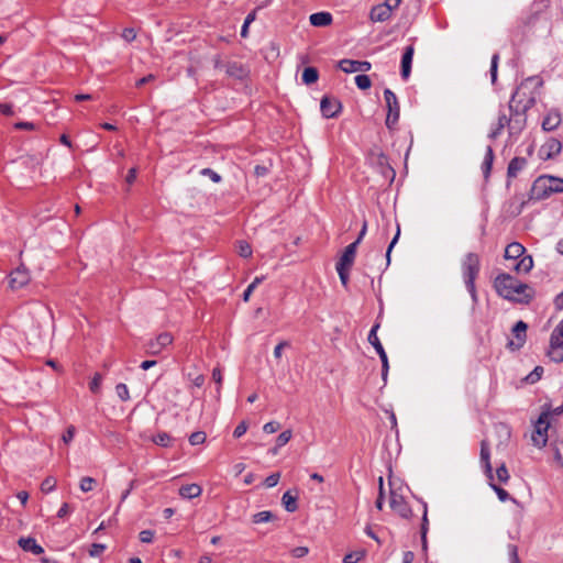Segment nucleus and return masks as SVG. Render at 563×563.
<instances>
[{"label": "nucleus", "instance_id": "1a4fd4ad", "mask_svg": "<svg viewBox=\"0 0 563 563\" xmlns=\"http://www.w3.org/2000/svg\"><path fill=\"white\" fill-rule=\"evenodd\" d=\"M174 341L172 333L162 332L156 335L154 339H151L146 343V353L151 355L161 354L167 346H169Z\"/></svg>", "mask_w": 563, "mask_h": 563}, {"label": "nucleus", "instance_id": "f03ea898", "mask_svg": "<svg viewBox=\"0 0 563 563\" xmlns=\"http://www.w3.org/2000/svg\"><path fill=\"white\" fill-rule=\"evenodd\" d=\"M461 269L464 285L472 298L473 305H477L478 295L476 290L475 280L481 272L479 255L473 252L466 253L462 260Z\"/></svg>", "mask_w": 563, "mask_h": 563}, {"label": "nucleus", "instance_id": "a18cd8bd", "mask_svg": "<svg viewBox=\"0 0 563 563\" xmlns=\"http://www.w3.org/2000/svg\"><path fill=\"white\" fill-rule=\"evenodd\" d=\"M496 476H497V479L503 483V484H506L509 478H510V475H509V472L505 465V463H501V465H499L497 468H496Z\"/></svg>", "mask_w": 563, "mask_h": 563}, {"label": "nucleus", "instance_id": "f3484780", "mask_svg": "<svg viewBox=\"0 0 563 563\" xmlns=\"http://www.w3.org/2000/svg\"><path fill=\"white\" fill-rule=\"evenodd\" d=\"M30 282V273L25 267H18L9 275V287L18 290L26 286Z\"/></svg>", "mask_w": 563, "mask_h": 563}, {"label": "nucleus", "instance_id": "13d9d810", "mask_svg": "<svg viewBox=\"0 0 563 563\" xmlns=\"http://www.w3.org/2000/svg\"><path fill=\"white\" fill-rule=\"evenodd\" d=\"M154 536H155V532L153 530H150V529L142 530L139 533L140 541L143 542V543H151V542H153Z\"/></svg>", "mask_w": 563, "mask_h": 563}, {"label": "nucleus", "instance_id": "bf43d9fd", "mask_svg": "<svg viewBox=\"0 0 563 563\" xmlns=\"http://www.w3.org/2000/svg\"><path fill=\"white\" fill-rule=\"evenodd\" d=\"M107 549L106 544L102 543H92L89 550V555L91 558H97L101 555V553Z\"/></svg>", "mask_w": 563, "mask_h": 563}, {"label": "nucleus", "instance_id": "4c0bfd02", "mask_svg": "<svg viewBox=\"0 0 563 563\" xmlns=\"http://www.w3.org/2000/svg\"><path fill=\"white\" fill-rule=\"evenodd\" d=\"M265 279L264 276H256L254 278V280L246 287V289L243 291V295H242V300L244 302H247L250 300V297L252 295V292L254 291V289L260 285L262 284V282Z\"/></svg>", "mask_w": 563, "mask_h": 563}, {"label": "nucleus", "instance_id": "2eb2a0df", "mask_svg": "<svg viewBox=\"0 0 563 563\" xmlns=\"http://www.w3.org/2000/svg\"><path fill=\"white\" fill-rule=\"evenodd\" d=\"M539 20V13L536 11L522 12L517 21L516 31L520 32L522 36L527 35Z\"/></svg>", "mask_w": 563, "mask_h": 563}, {"label": "nucleus", "instance_id": "a878e982", "mask_svg": "<svg viewBox=\"0 0 563 563\" xmlns=\"http://www.w3.org/2000/svg\"><path fill=\"white\" fill-rule=\"evenodd\" d=\"M18 543L22 548V550L25 552H31L35 555H40V554L44 553L43 547L40 545L36 542V540L32 537L20 538Z\"/></svg>", "mask_w": 563, "mask_h": 563}, {"label": "nucleus", "instance_id": "a19ab883", "mask_svg": "<svg viewBox=\"0 0 563 563\" xmlns=\"http://www.w3.org/2000/svg\"><path fill=\"white\" fill-rule=\"evenodd\" d=\"M365 556L364 551L349 552L343 558V563H357Z\"/></svg>", "mask_w": 563, "mask_h": 563}, {"label": "nucleus", "instance_id": "c756f323", "mask_svg": "<svg viewBox=\"0 0 563 563\" xmlns=\"http://www.w3.org/2000/svg\"><path fill=\"white\" fill-rule=\"evenodd\" d=\"M548 356L554 363L563 362V339L559 345L554 344L553 339H550Z\"/></svg>", "mask_w": 563, "mask_h": 563}, {"label": "nucleus", "instance_id": "79ce46f5", "mask_svg": "<svg viewBox=\"0 0 563 563\" xmlns=\"http://www.w3.org/2000/svg\"><path fill=\"white\" fill-rule=\"evenodd\" d=\"M335 269L338 272V275H339V278L341 280V284L344 287H347L349 280H350L349 272H350L351 267L335 265Z\"/></svg>", "mask_w": 563, "mask_h": 563}, {"label": "nucleus", "instance_id": "603ef678", "mask_svg": "<svg viewBox=\"0 0 563 563\" xmlns=\"http://www.w3.org/2000/svg\"><path fill=\"white\" fill-rule=\"evenodd\" d=\"M238 247L240 256L247 258L252 255V247L246 241H239Z\"/></svg>", "mask_w": 563, "mask_h": 563}, {"label": "nucleus", "instance_id": "cd10ccee", "mask_svg": "<svg viewBox=\"0 0 563 563\" xmlns=\"http://www.w3.org/2000/svg\"><path fill=\"white\" fill-rule=\"evenodd\" d=\"M376 263H379V266L383 263L382 250L371 249L364 255V266L372 269Z\"/></svg>", "mask_w": 563, "mask_h": 563}, {"label": "nucleus", "instance_id": "4d7b16f0", "mask_svg": "<svg viewBox=\"0 0 563 563\" xmlns=\"http://www.w3.org/2000/svg\"><path fill=\"white\" fill-rule=\"evenodd\" d=\"M200 174L202 176L209 177L213 183H220L222 179V177L216 170L209 167L201 169Z\"/></svg>", "mask_w": 563, "mask_h": 563}, {"label": "nucleus", "instance_id": "c85d7f7f", "mask_svg": "<svg viewBox=\"0 0 563 563\" xmlns=\"http://www.w3.org/2000/svg\"><path fill=\"white\" fill-rule=\"evenodd\" d=\"M526 249L519 242H511L507 245L505 250V258L507 260H518L525 255Z\"/></svg>", "mask_w": 563, "mask_h": 563}, {"label": "nucleus", "instance_id": "ea45409f", "mask_svg": "<svg viewBox=\"0 0 563 563\" xmlns=\"http://www.w3.org/2000/svg\"><path fill=\"white\" fill-rule=\"evenodd\" d=\"M355 85L356 87L360 89V90H366V89H369L371 86H372V80L369 78V76L365 75V74H360V75H356L355 78Z\"/></svg>", "mask_w": 563, "mask_h": 563}, {"label": "nucleus", "instance_id": "37998d69", "mask_svg": "<svg viewBox=\"0 0 563 563\" xmlns=\"http://www.w3.org/2000/svg\"><path fill=\"white\" fill-rule=\"evenodd\" d=\"M498 62H499V54L495 53L492 56L490 69H489L492 84H495L497 81Z\"/></svg>", "mask_w": 563, "mask_h": 563}, {"label": "nucleus", "instance_id": "6e6d98bb", "mask_svg": "<svg viewBox=\"0 0 563 563\" xmlns=\"http://www.w3.org/2000/svg\"><path fill=\"white\" fill-rule=\"evenodd\" d=\"M101 382H102V376L100 373H96L90 383H89V389L91 393L93 394H97L100 389V385H101Z\"/></svg>", "mask_w": 563, "mask_h": 563}, {"label": "nucleus", "instance_id": "f8f14e48", "mask_svg": "<svg viewBox=\"0 0 563 563\" xmlns=\"http://www.w3.org/2000/svg\"><path fill=\"white\" fill-rule=\"evenodd\" d=\"M562 142L556 137H549L539 150V156L543 161L553 159L561 154Z\"/></svg>", "mask_w": 563, "mask_h": 563}, {"label": "nucleus", "instance_id": "de8ad7c7", "mask_svg": "<svg viewBox=\"0 0 563 563\" xmlns=\"http://www.w3.org/2000/svg\"><path fill=\"white\" fill-rule=\"evenodd\" d=\"M115 393H117V396H118L122 401H128V400L130 399V391H129L128 386H126L124 383H119V384L115 386Z\"/></svg>", "mask_w": 563, "mask_h": 563}, {"label": "nucleus", "instance_id": "e433bc0d", "mask_svg": "<svg viewBox=\"0 0 563 563\" xmlns=\"http://www.w3.org/2000/svg\"><path fill=\"white\" fill-rule=\"evenodd\" d=\"M274 519H276V516L269 510L256 512L252 517L253 523H266Z\"/></svg>", "mask_w": 563, "mask_h": 563}, {"label": "nucleus", "instance_id": "5701e85b", "mask_svg": "<svg viewBox=\"0 0 563 563\" xmlns=\"http://www.w3.org/2000/svg\"><path fill=\"white\" fill-rule=\"evenodd\" d=\"M357 245L355 243H350L343 251L340 260L338 261V263L335 265H339V266H345V267H352L354 261H355V256H356V251H357Z\"/></svg>", "mask_w": 563, "mask_h": 563}, {"label": "nucleus", "instance_id": "72a5a7b5", "mask_svg": "<svg viewBox=\"0 0 563 563\" xmlns=\"http://www.w3.org/2000/svg\"><path fill=\"white\" fill-rule=\"evenodd\" d=\"M399 236H400V225H399V223H397L396 233L386 250V254H385L386 262H385V266H384L383 271H385L390 264V254H391L393 249L397 244Z\"/></svg>", "mask_w": 563, "mask_h": 563}, {"label": "nucleus", "instance_id": "338daca9", "mask_svg": "<svg viewBox=\"0 0 563 563\" xmlns=\"http://www.w3.org/2000/svg\"><path fill=\"white\" fill-rule=\"evenodd\" d=\"M279 429H280V423L277 421H269V422L265 423L263 427V431L268 434L275 433Z\"/></svg>", "mask_w": 563, "mask_h": 563}, {"label": "nucleus", "instance_id": "473e14b6", "mask_svg": "<svg viewBox=\"0 0 563 563\" xmlns=\"http://www.w3.org/2000/svg\"><path fill=\"white\" fill-rule=\"evenodd\" d=\"M533 267V258L531 255H523L515 265V271L518 273H529Z\"/></svg>", "mask_w": 563, "mask_h": 563}, {"label": "nucleus", "instance_id": "680f3d73", "mask_svg": "<svg viewBox=\"0 0 563 563\" xmlns=\"http://www.w3.org/2000/svg\"><path fill=\"white\" fill-rule=\"evenodd\" d=\"M279 478H280V474L279 473H273L271 475H268L265 481H264V485L267 487V488H272V487H275L278 482H279Z\"/></svg>", "mask_w": 563, "mask_h": 563}, {"label": "nucleus", "instance_id": "69168bd1", "mask_svg": "<svg viewBox=\"0 0 563 563\" xmlns=\"http://www.w3.org/2000/svg\"><path fill=\"white\" fill-rule=\"evenodd\" d=\"M122 38L124 41H126L128 43H131L135 40L136 37V32L133 27H125L123 31H122V34H121Z\"/></svg>", "mask_w": 563, "mask_h": 563}, {"label": "nucleus", "instance_id": "4468645a", "mask_svg": "<svg viewBox=\"0 0 563 563\" xmlns=\"http://www.w3.org/2000/svg\"><path fill=\"white\" fill-rule=\"evenodd\" d=\"M479 463L488 481H494L493 466L490 463V448L487 440L481 441Z\"/></svg>", "mask_w": 563, "mask_h": 563}, {"label": "nucleus", "instance_id": "9d476101", "mask_svg": "<svg viewBox=\"0 0 563 563\" xmlns=\"http://www.w3.org/2000/svg\"><path fill=\"white\" fill-rule=\"evenodd\" d=\"M343 109L342 102L334 97L323 96L320 101V111L325 119L336 118Z\"/></svg>", "mask_w": 563, "mask_h": 563}, {"label": "nucleus", "instance_id": "864d4df0", "mask_svg": "<svg viewBox=\"0 0 563 563\" xmlns=\"http://www.w3.org/2000/svg\"><path fill=\"white\" fill-rule=\"evenodd\" d=\"M292 437V432L291 430H285L283 431L276 439V444H277V448H282L284 445H286L290 439Z\"/></svg>", "mask_w": 563, "mask_h": 563}, {"label": "nucleus", "instance_id": "f704fd0d", "mask_svg": "<svg viewBox=\"0 0 563 563\" xmlns=\"http://www.w3.org/2000/svg\"><path fill=\"white\" fill-rule=\"evenodd\" d=\"M488 485L496 493L498 499L501 503H506L508 500H514L515 501V499L509 495V493L506 489H504L503 487L496 485L494 483V481H488Z\"/></svg>", "mask_w": 563, "mask_h": 563}, {"label": "nucleus", "instance_id": "774afa93", "mask_svg": "<svg viewBox=\"0 0 563 563\" xmlns=\"http://www.w3.org/2000/svg\"><path fill=\"white\" fill-rule=\"evenodd\" d=\"M309 553V549L307 547H296L291 550V555L296 559H301Z\"/></svg>", "mask_w": 563, "mask_h": 563}, {"label": "nucleus", "instance_id": "6ab92c4d", "mask_svg": "<svg viewBox=\"0 0 563 563\" xmlns=\"http://www.w3.org/2000/svg\"><path fill=\"white\" fill-rule=\"evenodd\" d=\"M562 122L561 112L559 109L553 108L548 111V113L542 119L541 128L545 132H551L558 129V126Z\"/></svg>", "mask_w": 563, "mask_h": 563}, {"label": "nucleus", "instance_id": "8fccbe9b", "mask_svg": "<svg viewBox=\"0 0 563 563\" xmlns=\"http://www.w3.org/2000/svg\"><path fill=\"white\" fill-rule=\"evenodd\" d=\"M378 484H379V493H378V496H377L376 501H375V507L378 510H382L383 507H384V503H385L384 479H383L382 476L378 478Z\"/></svg>", "mask_w": 563, "mask_h": 563}, {"label": "nucleus", "instance_id": "f257e3e1", "mask_svg": "<svg viewBox=\"0 0 563 563\" xmlns=\"http://www.w3.org/2000/svg\"><path fill=\"white\" fill-rule=\"evenodd\" d=\"M493 286L499 297L515 303L528 305L536 296V290L530 285L508 273L498 274Z\"/></svg>", "mask_w": 563, "mask_h": 563}, {"label": "nucleus", "instance_id": "423d86ee", "mask_svg": "<svg viewBox=\"0 0 563 563\" xmlns=\"http://www.w3.org/2000/svg\"><path fill=\"white\" fill-rule=\"evenodd\" d=\"M552 413V406L550 404H545L542 406L541 413L539 415L537 421L534 422V431L532 433L531 440L533 445L538 448H543L548 442V430L550 428V417Z\"/></svg>", "mask_w": 563, "mask_h": 563}, {"label": "nucleus", "instance_id": "e2e57ef3", "mask_svg": "<svg viewBox=\"0 0 563 563\" xmlns=\"http://www.w3.org/2000/svg\"><path fill=\"white\" fill-rule=\"evenodd\" d=\"M13 129L15 130H27L32 131L35 129V124L33 122L29 121H18L12 124Z\"/></svg>", "mask_w": 563, "mask_h": 563}, {"label": "nucleus", "instance_id": "4be33fe9", "mask_svg": "<svg viewBox=\"0 0 563 563\" xmlns=\"http://www.w3.org/2000/svg\"><path fill=\"white\" fill-rule=\"evenodd\" d=\"M528 161L525 157H514L507 167V187L510 186V179L517 177V175L527 166Z\"/></svg>", "mask_w": 563, "mask_h": 563}, {"label": "nucleus", "instance_id": "7c9ffc66", "mask_svg": "<svg viewBox=\"0 0 563 563\" xmlns=\"http://www.w3.org/2000/svg\"><path fill=\"white\" fill-rule=\"evenodd\" d=\"M297 500L298 494L292 495L290 490L285 492L282 497L283 506L288 512H295L298 509Z\"/></svg>", "mask_w": 563, "mask_h": 563}, {"label": "nucleus", "instance_id": "052dcab7", "mask_svg": "<svg viewBox=\"0 0 563 563\" xmlns=\"http://www.w3.org/2000/svg\"><path fill=\"white\" fill-rule=\"evenodd\" d=\"M76 434V428L74 426H69L66 431L63 433L62 440L65 444H69Z\"/></svg>", "mask_w": 563, "mask_h": 563}, {"label": "nucleus", "instance_id": "bb28decb", "mask_svg": "<svg viewBox=\"0 0 563 563\" xmlns=\"http://www.w3.org/2000/svg\"><path fill=\"white\" fill-rule=\"evenodd\" d=\"M179 496L184 499H192L199 497L202 493V488L198 484H186L179 488Z\"/></svg>", "mask_w": 563, "mask_h": 563}, {"label": "nucleus", "instance_id": "20e7f679", "mask_svg": "<svg viewBox=\"0 0 563 563\" xmlns=\"http://www.w3.org/2000/svg\"><path fill=\"white\" fill-rule=\"evenodd\" d=\"M543 86V80L538 76L526 78L519 87L512 92L510 100H515V106L522 108L527 101H532V107L537 102L538 89Z\"/></svg>", "mask_w": 563, "mask_h": 563}, {"label": "nucleus", "instance_id": "dca6fc26", "mask_svg": "<svg viewBox=\"0 0 563 563\" xmlns=\"http://www.w3.org/2000/svg\"><path fill=\"white\" fill-rule=\"evenodd\" d=\"M338 67L346 74H352L356 71L366 73L371 70L372 64L367 60H354L344 58L338 63Z\"/></svg>", "mask_w": 563, "mask_h": 563}, {"label": "nucleus", "instance_id": "a211bd4d", "mask_svg": "<svg viewBox=\"0 0 563 563\" xmlns=\"http://www.w3.org/2000/svg\"><path fill=\"white\" fill-rule=\"evenodd\" d=\"M415 54V46L412 44L407 45L401 56L400 76L402 80H408L411 74L412 58Z\"/></svg>", "mask_w": 563, "mask_h": 563}, {"label": "nucleus", "instance_id": "5fc2aeb1", "mask_svg": "<svg viewBox=\"0 0 563 563\" xmlns=\"http://www.w3.org/2000/svg\"><path fill=\"white\" fill-rule=\"evenodd\" d=\"M508 556L510 563H520L518 547L516 544L509 543L507 545Z\"/></svg>", "mask_w": 563, "mask_h": 563}, {"label": "nucleus", "instance_id": "49530a36", "mask_svg": "<svg viewBox=\"0 0 563 563\" xmlns=\"http://www.w3.org/2000/svg\"><path fill=\"white\" fill-rule=\"evenodd\" d=\"M550 339H553L554 344L559 345L561 339H563V319L558 323V325L553 329Z\"/></svg>", "mask_w": 563, "mask_h": 563}, {"label": "nucleus", "instance_id": "412c9836", "mask_svg": "<svg viewBox=\"0 0 563 563\" xmlns=\"http://www.w3.org/2000/svg\"><path fill=\"white\" fill-rule=\"evenodd\" d=\"M225 73L229 77L238 80H244L249 77L250 70L241 63L229 62L225 64Z\"/></svg>", "mask_w": 563, "mask_h": 563}, {"label": "nucleus", "instance_id": "09e8293b", "mask_svg": "<svg viewBox=\"0 0 563 563\" xmlns=\"http://www.w3.org/2000/svg\"><path fill=\"white\" fill-rule=\"evenodd\" d=\"M207 435L203 431H196L189 435V443L191 445H199L205 443Z\"/></svg>", "mask_w": 563, "mask_h": 563}, {"label": "nucleus", "instance_id": "58836bf2", "mask_svg": "<svg viewBox=\"0 0 563 563\" xmlns=\"http://www.w3.org/2000/svg\"><path fill=\"white\" fill-rule=\"evenodd\" d=\"M543 372H544V369H543V367H542V366H536V367H534V368H533V369H532V371H531V372H530V373L525 377V379H523V380H525L527 384H530V385L536 384V383H538V382L541 379V377H542V375H543Z\"/></svg>", "mask_w": 563, "mask_h": 563}, {"label": "nucleus", "instance_id": "7ed1b4c3", "mask_svg": "<svg viewBox=\"0 0 563 563\" xmlns=\"http://www.w3.org/2000/svg\"><path fill=\"white\" fill-rule=\"evenodd\" d=\"M563 192V178L552 175L539 176L531 186L529 200H544L553 194Z\"/></svg>", "mask_w": 563, "mask_h": 563}, {"label": "nucleus", "instance_id": "9b49d317", "mask_svg": "<svg viewBox=\"0 0 563 563\" xmlns=\"http://www.w3.org/2000/svg\"><path fill=\"white\" fill-rule=\"evenodd\" d=\"M527 330H528V324L525 321L519 320L515 323V325L511 329V332H512L515 339L509 340L507 343V346L511 351H518L525 345L526 340H527Z\"/></svg>", "mask_w": 563, "mask_h": 563}, {"label": "nucleus", "instance_id": "6e6552de", "mask_svg": "<svg viewBox=\"0 0 563 563\" xmlns=\"http://www.w3.org/2000/svg\"><path fill=\"white\" fill-rule=\"evenodd\" d=\"M384 99L388 110L385 124L389 130H391L398 123L400 117V106L397 96L389 88L384 90Z\"/></svg>", "mask_w": 563, "mask_h": 563}, {"label": "nucleus", "instance_id": "0e129e2a", "mask_svg": "<svg viewBox=\"0 0 563 563\" xmlns=\"http://www.w3.org/2000/svg\"><path fill=\"white\" fill-rule=\"evenodd\" d=\"M247 428H249V426H247L246 421L245 420L241 421L235 427V429L233 431V437L236 438V439L241 438L242 435L245 434V432L247 431Z\"/></svg>", "mask_w": 563, "mask_h": 563}, {"label": "nucleus", "instance_id": "0eeeda50", "mask_svg": "<svg viewBox=\"0 0 563 563\" xmlns=\"http://www.w3.org/2000/svg\"><path fill=\"white\" fill-rule=\"evenodd\" d=\"M380 324L379 322H375L369 330V333L367 335L368 343L375 349L376 353L378 354L380 362H382V379L384 384L387 382L388 372H389V362L387 353L380 342V340L377 336V331L379 329Z\"/></svg>", "mask_w": 563, "mask_h": 563}, {"label": "nucleus", "instance_id": "ddd939ff", "mask_svg": "<svg viewBox=\"0 0 563 563\" xmlns=\"http://www.w3.org/2000/svg\"><path fill=\"white\" fill-rule=\"evenodd\" d=\"M389 505H390V508L395 512H397L401 518H404V519L411 518L412 510L401 495H397L395 492L391 490Z\"/></svg>", "mask_w": 563, "mask_h": 563}, {"label": "nucleus", "instance_id": "393cba45", "mask_svg": "<svg viewBox=\"0 0 563 563\" xmlns=\"http://www.w3.org/2000/svg\"><path fill=\"white\" fill-rule=\"evenodd\" d=\"M332 21H333V16L328 11L316 12V13L310 14V16H309L310 24L316 27L328 26L332 23Z\"/></svg>", "mask_w": 563, "mask_h": 563}, {"label": "nucleus", "instance_id": "aec40b11", "mask_svg": "<svg viewBox=\"0 0 563 563\" xmlns=\"http://www.w3.org/2000/svg\"><path fill=\"white\" fill-rule=\"evenodd\" d=\"M391 7L388 3H379L374 5L369 12V19L373 22H385L391 16Z\"/></svg>", "mask_w": 563, "mask_h": 563}, {"label": "nucleus", "instance_id": "b1692460", "mask_svg": "<svg viewBox=\"0 0 563 563\" xmlns=\"http://www.w3.org/2000/svg\"><path fill=\"white\" fill-rule=\"evenodd\" d=\"M415 498L421 503L422 509H423L422 522H421V527H420V534H421L422 550L427 551V549H428L427 533L429 530L428 505L421 498H418V497H415Z\"/></svg>", "mask_w": 563, "mask_h": 563}, {"label": "nucleus", "instance_id": "39448f33", "mask_svg": "<svg viewBox=\"0 0 563 563\" xmlns=\"http://www.w3.org/2000/svg\"><path fill=\"white\" fill-rule=\"evenodd\" d=\"M532 101H527L526 106L522 108H518L515 100H509L508 110L510 112V123H509V139L511 141H517L522 131L527 126V112L532 108Z\"/></svg>", "mask_w": 563, "mask_h": 563}, {"label": "nucleus", "instance_id": "c03bdc74", "mask_svg": "<svg viewBox=\"0 0 563 563\" xmlns=\"http://www.w3.org/2000/svg\"><path fill=\"white\" fill-rule=\"evenodd\" d=\"M56 488V479L52 476L46 477L41 484V490L44 494L52 493Z\"/></svg>", "mask_w": 563, "mask_h": 563}, {"label": "nucleus", "instance_id": "3c124183", "mask_svg": "<svg viewBox=\"0 0 563 563\" xmlns=\"http://www.w3.org/2000/svg\"><path fill=\"white\" fill-rule=\"evenodd\" d=\"M96 484V479L89 476H85L80 479L79 487L81 492L88 493L93 489V485Z\"/></svg>", "mask_w": 563, "mask_h": 563}, {"label": "nucleus", "instance_id": "c9c22d12", "mask_svg": "<svg viewBox=\"0 0 563 563\" xmlns=\"http://www.w3.org/2000/svg\"><path fill=\"white\" fill-rule=\"evenodd\" d=\"M152 441L156 444V445H159L162 448H168L172 445V437L169 435V433L163 431V432H158L157 434H155L153 438H152Z\"/></svg>", "mask_w": 563, "mask_h": 563}, {"label": "nucleus", "instance_id": "2f4dec72", "mask_svg": "<svg viewBox=\"0 0 563 563\" xmlns=\"http://www.w3.org/2000/svg\"><path fill=\"white\" fill-rule=\"evenodd\" d=\"M319 79V71L313 66H308L303 68V71L301 74V80L305 85L309 86L314 82H317Z\"/></svg>", "mask_w": 563, "mask_h": 563}]
</instances>
